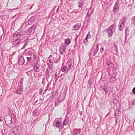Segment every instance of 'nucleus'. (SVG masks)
I'll use <instances>...</instances> for the list:
<instances>
[{"instance_id": "6e6552de", "label": "nucleus", "mask_w": 135, "mask_h": 135, "mask_svg": "<svg viewBox=\"0 0 135 135\" xmlns=\"http://www.w3.org/2000/svg\"><path fill=\"white\" fill-rule=\"evenodd\" d=\"M23 86H21L18 85L17 89L15 93L19 95H20L23 91Z\"/></svg>"}, {"instance_id": "bf43d9fd", "label": "nucleus", "mask_w": 135, "mask_h": 135, "mask_svg": "<svg viewBox=\"0 0 135 135\" xmlns=\"http://www.w3.org/2000/svg\"><path fill=\"white\" fill-rule=\"evenodd\" d=\"M58 8L57 9V10H56V12H58Z\"/></svg>"}, {"instance_id": "412c9836", "label": "nucleus", "mask_w": 135, "mask_h": 135, "mask_svg": "<svg viewBox=\"0 0 135 135\" xmlns=\"http://www.w3.org/2000/svg\"><path fill=\"white\" fill-rule=\"evenodd\" d=\"M24 57L25 59H26V63H27L31 62L32 60V58L31 57H28L25 56Z\"/></svg>"}, {"instance_id": "9d476101", "label": "nucleus", "mask_w": 135, "mask_h": 135, "mask_svg": "<svg viewBox=\"0 0 135 135\" xmlns=\"http://www.w3.org/2000/svg\"><path fill=\"white\" fill-rule=\"evenodd\" d=\"M61 70L62 72L67 73L70 70L68 68L66 65H63L61 68Z\"/></svg>"}, {"instance_id": "5701e85b", "label": "nucleus", "mask_w": 135, "mask_h": 135, "mask_svg": "<svg viewBox=\"0 0 135 135\" xmlns=\"http://www.w3.org/2000/svg\"><path fill=\"white\" fill-rule=\"evenodd\" d=\"M70 41L69 38L66 39L65 40V43L66 45V46L68 45L70 43Z\"/></svg>"}, {"instance_id": "8fccbe9b", "label": "nucleus", "mask_w": 135, "mask_h": 135, "mask_svg": "<svg viewBox=\"0 0 135 135\" xmlns=\"http://www.w3.org/2000/svg\"><path fill=\"white\" fill-rule=\"evenodd\" d=\"M36 57V55L35 54H34L33 55V58L34 59H35Z\"/></svg>"}, {"instance_id": "052dcab7", "label": "nucleus", "mask_w": 135, "mask_h": 135, "mask_svg": "<svg viewBox=\"0 0 135 135\" xmlns=\"http://www.w3.org/2000/svg\"><path fill=\"white\" fill-rule=\"evenodd\" d=\"M2 120L1 119V118H0V122L2 121Z\"/></svg>"}, {"instance_id": "aec40b11", "label": "nucleus", "mask_w": 135, "mask_h": 135, "mask_svg": "<svg viewBox=\"0 0 135 135\" xmlns=\"http://www.w3.org/2000/svg\"><path fill=\"white\" fill-rule=\"evenodd\" d=\"M90 8L88 11V13H87V15H89L90 16H91L93 14L94 10V9H92L90 11Z\"/></svg>"}, {"instance_id": "b1692460", "label": "nucleus", "mask_w": 135, "mask_h": 135, "mask_svg": "<svg viewBox=\"0 0 135 135\" xmlns=\"http://www.w3.org/2000/svg\"><path fill=\"white\" fill-rule=\"evenodd\" d=\"M28 40H27V39H26L25 41L23 42H26V43L22 47L21 49H20V50H22L23 49H24L27 46V43H28Z\"/></svg>"}, {"instance_id": "680f3d73", "label": "nucleus", "mask_w": 135, "mask_h": 135, "mask_svg": "<svg viewBox=\"0 0 135 135\" xmlns=\"http://www.w3.org/2000/svg\"><path fill=\"white\" fill-rule=\"evenodd\" d=\"M2 135H4V134H3V133H2Z\"/></svg>"}, {"instance_id": "e2e57ef3", "label": "nucleus", "mask_w": 135, "mask_h": 135, "mask_svg": "<svg viewBox=\"0 0 135 135\" xmlns=\"http://www.w3.org/2000/svg\"><path fill=\"white\" fill-rule=\"evenodd\" d=\"M2 36H2L1 37H0V38H1Z\"/></svg>"}, {"instance_id": "c756f323", "label": "nucleus", "mask_w": 135, "mask_h": 135, "mask_svg": "<svg viewBox=\"0 0 135 135\" xmlns=\"http://www.w3.org/2000/svg\"><path fill=\"white\" fill-rule=\"evenodd\" d=\"M119 7H114L113 9V11L114 13L117 12L119 11Z\"/></svg>"}, {"instance_id": "f8f14e48", "label": "nucleus", "mask_w": 135, "mask_h": 135, "mask_svg": "<svg viewBox=\"0 0 135 135\" xmlns=\"http://www.w3.org/2000/svg\"><path fill=\"white\" fill-rule=\"evenodd\" d=\"M36 17L35 16H32L29 19L28 21V24L29 25H30V23H32L35 21L36 19Z\"/></svg>"}, {"instance_id": "393cba45", "label": "nucleus", "mask_w": 135, "mask_h": 135, "mask_svg": "<svg viewBox=\"0 0 135 135\" xmlns=\"http://www.w3.org/2000/svg\"><path fill=\"white\" fill-rule=\"evenodd\" d=\"M40 65L38 66H34V72L36 73H38L39 72L40 70L38 68Z\"/></svg>"}, {"instance_id": "09e8293b", "label": "nucleus", "mask_w": 135, "mask_h": 135, "mask_svg": "<svg viewBox=\"0 0 135 135\" xmlns=\"http://www.w3.org/2000/svg\"><path fill=\"white\" fill-rule=\"evenodd\" d=\"M82 6V5H80V4H79V6L78 7L79 8H81V9H80V11H81L82 9V7H81Z\"/></svg>"}, {"instance_id": "5fc2aeb1", "label": "nucleus", "mask_w": 135, "mask_h": 135, "mask_svg": "<svg viewBox=\"0 0 135 135\" xmlns=\"http://www.w3.org/2000/svg\"><path fill=\"white\" fill-rule=\"evenodd\" d=\"M127 38V36L126 35L125 37V42H126V40Z\"/></svg>"}, {"instance_id": "0eeeda50", "label": "nucleus", "mask_w": 135, "mask_h": 135, "mask_svg": "<svg viewBox=\"0 0 135 135\" xmlns=\"http://www.w3.org/2000/svg\"><path fill=\"white\" fill-rule=\"evenodd\" d=\"M64 99V98H63L61 95H59L58 96V98L56 100L55 103L56 106L59 105L60 103L63 101Z\"/></svg>"}, {"instance_id": "338daca9", "label": "nucleus", "mask_w": 135, "mask_h": 135, "mask_svg": "<svg viewBox=\"0 0 135 135\" xmlns=\"http://www.w3.org/2000/svg\"><path fill=\"white\" fill-rule=\"evenodd\" d=\"M32 7L30 9H31L32 8Z\"/></svg>"}, {"instance_id": "cd10ccee", "label": "nucleus", "mask_w": 135, "mask_h": 135, "mask_svg": "<svg viewBox=\"0 0 135 135\" xmlns=\"http://www.w3.org/2000/svg\"><path fill=\"white\" fill-rule=\"evenodd\" d=\"M85 0H80L78 2V4H80V5L83 6Z\"/></svg>"}, {"instance_id": "20e7f679", "label": "nucleus", "mask_w": 135, "mask_h": 135, "mask_svg": "<svg viewBox=\"0 0 135 135\" xmlns=\"http://www.w3.org/2000/svg\"><path fill=\"white\" fill-rule=\"evenodd\" d=\"M66 46H65L63 44H61L60 45L59 49V52L61 55H63L64 53L65 54L66 52L65 50Z\"/></svg>"}, {"instance_id": "6e6d98bb", "label": "nucleus", "mask_w": 135, "mask_h": 135, "mask_svg": "<svg viewBox=\"0 0 135 135\" xmlns=\"http://www.w3.org/2000/svg\"><path fill=\"white\" fill-rule=\"evenodd\" d=\"M78 37V36H77L76 37V38L75 39V42H76V40H77V39Z\"/></svg>"}, {"instance_id": "7c9ffc66", "label": "nucleus", "mask_w": 135, "mask_h": 135, "mask_svg": "<svg viewBox=\"0 0 135 135\" xmlns=\"http://www.w3.org/2000/svg\"><path fill=\"white\" fill-rule=\"evenodd\" d=\"M129 30L128 28H127L125 30V35H126V36H128L129 33Z\"/></svg>"}, {"instance_id": "9b49d317", "label": "nucleus", "mask_w": 135, "mask_h": 135, "mask_svg": "<svg viewBox=\"0 0 135 135\" xmlns=\"http://www.w3.org/2000/svg\"><path fill=\"white\" fill-rule=\"evenodd\" d=\"M25 57L23 56H21L19 59L18 62L20 65H22L25 63Z\"/></svg>"}, {"instance_id": "7ed1b4c3", "label": "nucleus", "mask_w": 135, "mask_h": 135, "mask_svg": "<svg viewBox=\"0 0 135 135\" xmlns=\"http://www.w3.org/2000/svg\"><path fill=\"white\" fill-rule=\"evenodd\" d=\"M115 27L114 24H113L106 29V31L108 34V36L109 37L112 36L113 32L115 30V28H114Z\"/></svg>"}, {"instance_id": "3c124183", "label": "nucleus", "mask_w": 135, "mask_h": 135, "mask_svg": "<svg viewBox=\"0 0 135 135\" xmlns=\"http://www.w3.org/2000/svg\"><path fill=\"white\" fill-rule=\"evenodd\" d=\"M132 105H135V100H134L132 102Z\"/></svg>"}, {"instance_id": "f257e3e1", "label": "nucleus", "mask_w": 135, "mask_h": 135, "mask_svg": "<svg viewBox=\"0 0 135 135\" xmlns=\"http://www.w3.org/2000/svg\"><path fill=\"white\" fill-rule=\"evenodd\" d=\"M32 30L30 27L27 31L25 33L22 31H20L19 30L16 31L13 35V37L14 38L13 39H11L12 41V47L17 48L20 44V42L23 39V36L25 35H29L31 32Z\"/></svg>"}, {"instance_id": "49530a36", "label": "nucleus", "mask_w": 135, "mask_h": 135, "mask_svg": "<svg viewBox=\"0 0 135 135\" xmlns=\"http://www.w3.org/2000/svg\"><path fill=\"white\" fill-rule=\"evenodd\" d=\"M132 91L135 94V87H134L132 90Z\"/></svg>"}, {"instance_id": "a878e982", "label": "nucleus", "mask_w": 135, "mask_h": 135, "mask_svg": "<svg viewBox=\"0 0 135 135\" xmlns=\"http://www.w3.org/2000/svg\"><path fill=\"white\" fill-rule=\"evenodd\" d=\"M105 92V95L107 96H109L110 93V91L109 90H108V88H107L105 89L104 90Z\"/></svg>"}, {"instance_id": "2eb2a0df", "label": "nucleus", "mask_w": 135, "mask_h": 135, "mask_svg": "<svg viewBox=\"0 0 135 135\" xmlns=\"http://www.w3.org/2000/svg\"><path fill=\"white\" fill-rule=\"evenodd\" d=\"M51 73L50 70H48L47 69H46V80L47 81L50 76Z\"/></svg>"}, {"instance_id": "f3484780", "label": "nucleus", "mask_w": 135, "mask_h": 135, "mask_svg": "<svg viewBox=\"0 0 135 135\" xmlns=\"http://www.w3.org/2000/svg\"><path fill=\"white\" fill-rule=\"evenodd\" d=\"M117 78L116 76L113 75L110 79L109 81L110 83H112L116 80Z\"/></svg>"}, {"instance_id": "603ef678", "label": "nucleus", "mask_w": 135, "mask_h": 135, "mask_svg": "<svg viewBox=\"0 0 135 135\" xmlns=\"http://www.w3.org/2000/svg\"><path fill=\"white\" fill-rule=\"evenodd\" d=\"M38 65V61H37L36 63V66H38L39 65Z\"/></svg>"}, {"instance_id": "ea45409f", "label": "nucleus", "mask_w": 135, "mask_h": 135, "mask_svg": "<svg viewBox=\"0 0 135 135\" xmlns=\"http://www.w3.org/2000/svg\"><path fill=\"white\" fill-rule=\"evenodd\" d=\"M100 88L103 89L104 90H105V89L107 88V87L106 86H100Z\"/></svg>"}, {"instance_id": "4c0bfd02", "label": "nucleus", "mask_w": 135, "mask_h": 135, "mask_svg": "<svg viewBox=\"0 0 135 135\" xmlns=\"http://www.w3.org/2000/svg\"><path fill=\"white\" fill-rule=\"evenodd\" d=\"M114 7H119L118 3L117 2H116L115 4Z\"/></svg>"}, {"instance_id": "c9c22d12", "label": "nucleus", "mask_w": 135, "mask_h": 135, "mask_svg": "<svg viewBox=\"0 0 135 135\" xmlns=\"http://www.w3.org/2000/svg\"><path fill=\"white\" fill-rule=\"evenodd\" d=\"M133 24L135 25V16L131 18Z\"/></svg>"}, {"instance_id": "4d7b16f0", "label": "nucleus", "mask_w": 135, "mask_h": 135, "mask_svg": "<svg viewBox=\"0 0 135 135\" xmlns=\"http://www.w3.org/2000/svg\"><path fill=\"white\" fill-rule=\"evenodd\" d=\"M117 119H115V124H116V123H117Z\"/></svg>"}, {"instance_id": "a18cd8bd", "label": "nucleus", "mask_w": 135, "mask_h": 135, "mask_svg": "<svg viewBox=\"0 0 135 135\" xmlns=\"http://www.w3.org/2000/svg\"><path fill=\"white\" fill-rule=\"evenodd\" d=\"M57 77V74L56 72L55 74V79H56Z\"/></svg>"}, {"instance_id": "bb28decb", "label": "nucleus", "mask_w": 135, "mask_h": 135, "mask_svg": "<svg viewBox=\"0 0 135 135\" xmlns=\"http://www.w3.org/2000/svg\"><path fill=\"white\" fill-rule=\"evenodd\" d=\"M17 127H16L13 128L14 131H13V133L16 135H17L18 134V129L17 128Z\"/></svg>"}, {"instance_id": "473e14b6", "label": "nucleus", "mask_w": 135, "mask_h": 135, "mask_svg": "<svg viewBox=\"0 0 135 135\" xmlns=\"http://www.w3.org/2000/svg\"><path fill=\"white\" fill-rule=\"evenodd\" d=\"M37 27V24L35 23L33 25L32 27H30V28H31V29L32 30L33 29L34 30L36 29Z\"/></svg>"}, {"instance_id": "39448f33", "label": "nucleus", "mask_w": 135, "mask_h": 135, "mask_svg": "<svg viewBox=\"0 0 135 135\" xmlns=\"http://www.w3.org/2000/svg\"><path fill=\"white\" fill-rule=\"evenodd\" d=\"M99 45L98 44H97L96 46H94L90 50V55H92V52H91V51H92L93 50H94V54L93 55V56H94L98 52V50H99Z\"/></svg>"}, {"instance_id": "f704fd0d", "label": "nucleus", "mask_w": 135, "mask_h": 135, "mask_svg": "<svg viewBox=\"0 0 135 135\" xmlns=\"http://www.w3.org/2000/svg\"><path fill=\"white\" fill-rule=\"evenodd\" d=\"M91 37V36H90V32H89L88 34H87L85 38H86V39L90 38Z\"/></svg>"}, {"instance_id": "58836bf2", "label": "nucleus", "mask_w": 135, "mask_h": 135, "mask_svg": "<svg viewBox=\"0 0 135 135\" xmlns=\"http://www.w3.org/2000/svg\"><path fill=\"white\" fill-rule=\"evenodd\" d=\"M108 66L110 68H113L114 67V64L112 63L111 64H109Z\"/></svg>"}, {"instance_id": "4468645a", "label": "nucleus", "mask_w": 135, "mask_h": 135, "mask_svg": "<svg viewBox=\"0 0 135 135\" xmlns=\"http://www.w3.org/2000/svg\"><path fill=\"white\" fill-rule=\"evenodd\" d=\"M91 18V16L86 15L84 22H85V23H86L87 24H88L90 21Z\"/></svg>"}, {"instance_id": "a19ab883", "label": "nucleus", "mask_w": 135, "mask_h": 135, "mask_svg": "<svg viewBox=\"0 0 135 135\" xmlns=\"http://www.w3.org/2000/svg\"><path fill=\"white\" fill-rule=\"evenodd\" d=\"M23 82L22 81H21L20 83L18 85L21 86H23Z\"/></svg>"}, {"instance_id": "6ab92c4d", "label": "nucleus", "mask_w": 135, "mask_h": 135, "mask_svg": "<svg viewBox=\"0 0 135 135\" xmlns=\"http://www.w3.org/2000/svg\"><path fill=\"white\" fill-rule=\"evenodd\" d=\"M7 120V122L8 123H12V118L11 117V116L10 115L8 116V117H7L6 119Z\"/></svg>"}, {"instance_id": "69168bd1", "label": "nucleus", "mask_w": 135, "mask_h": 135, "mask_svg": "<svg viewBox=\"0 0 135 135\" xmlns=\"http://www.w3.org/2000/svg\"><path fill=\"white\" fill-rule=\"evenodd\" d=\"M37 101H37H36V103Z\"/></svg>"}, {"instance_id": "72a5a7b5", "label": "nucleus", "mask_w": 135, "mask_h": 135, "mask_svg": "<svg viewBox=\"0 0 135 135\" xmlns=\"http://www.w3.org/2000/svg\"><path fill=\"white\" fill-rule=\"evenodd\" d=\"M88 86L89 87H91V80L90 79L88 81Z\"/></svg>"}, {"instance_id": "a211bd4d", "label": "nucleus", "mask_w": 135, "mask_h": 135, "mask_svg": "<svg viewBox=\"0 0 135 135\" xmlns=\"http://www.w3.org/2000/svg\"><path fill=\"white\" fill-rule=\"evenodd\" d=\"M81 27V25L80 24H78L77 25H76L74 26L73 27L74 28V29H73V30L74 31H76L78 30Z\"/></svg>"}, {"instance_id": "dca6fc26", "label": "nucleus", "mask_w": 135, "mask_h": 135, "mask_svg": "<svg viewBox=\"0 0 135 135\" xmlns=\"http://www.w3.org/2000/svg\"><path fill=\"white\" fill-rule=\"evenodd\" d=\"M38 119H36L33 120L31 122V126H32L31 129L33 128L34 126H35L36 125L37 122H38Z\"/></svg>"}, {"instance_id": "4be33fe9", "label": "nucleus", "mask_w": 135, "mask_h": 135, "mask_svg": "<svg viewBox=\"0 0 135 135\" xmlns=\"http://www.w3.org/2000/svg\"><path fill=\"white\" fill-rule=\"evenodd\" d=\"M69 121V119L67 118H65V119H64L63 122V126L62 127V128L63 127L64 125H66L68 123Z\"/></svg>"}, {"instance_id": "e433bc0d", "label": "nucleus", "mask_w": 135, "mask_h": 135, "mask_svg": "<svg viewBox=\"0 0 135 135\" xmlns=\"http://www.w3.org/2000/svg\"><path fill=\"white\" fill-rule=\"evenodd\" d=\"M87 39H86V38H85L84 40V41H83V43L85 45H87L88 43V41L87 40Z\"/></svg>"}, {"instance_id": "0e129e2a", "label": "nucleus", "mask_w": 135, "mask_h": 135, "mask_svg": "<svg viewBox=\"0 0 135 135\" xmlns=\"http://www.w3.org/2000/svg\"><path fill=\"white\" fill-rule=\"evenodd\" d=\"M13 9V10H15V9Z\"/></svg>"}, {"instance_id": "c03bdc74", "label": "nucleus", "mask_w": 135, "mask_h": 135, "mask_svg": "<svg viewBox=\"0 0 135 135\" xmlns=\"http://www.w3.org/2000/svg\"><path fill=\"white\" fill-rule=\"evenodd\" d=\"M42 89H40L39 91V94L41 95L42 93Z\"/></svg>"}, {"instance_id": "de8ad7c7", "label": "nucleus", "mask_w": 135, "mask_h": 135, "mask_svg": "<svg viewBox=\"0 0 135 135\" xmlns=\"http://www.w3.org/2000/svg\"><path fill=\"white\" fill-rule=\"evenodd\" d=\"M104 50V48L103 47H102L100 49V51L101 52H103Z\"/></svg>"}, {"instance_id": "37998d69", "label": "nucleus", "mask_w": 135, "mask_h": 135, "mask_svg": "<svg viewBox=\"0 0 135 135\" xmlns=\"http://www.w3.org/2000/svg\"><path fill=\"white\" fill-rule=\"evenodd\" d=\"M114 47L115 48V50L117 52L118 50V47L117 46L115 45H114Z\"/></svg>"}, {"instance_id": "c85d7f7f", "label": "nucleus", "mask_w": 135, "mask_h": 135, "mask_svg": "<svg viewBox=\"0 0 135 135\" xmlns=\"http://www.w3.org/2000/svg\"><path fill=\"white\" fill-rule=\"evenodd\" d=\"M61 123L60 121H57L56 123V126L57 127L59 128L60 126L61 125Z\"/></svg>"}, {"instance_id": "ddd939ff", "label": "nucleus", "mask_w": 135, "mask_h": 135, "mask_svg": "<svg viewBox=\"0 0 135 135\" xmlns=\"http://www.w3.org/2000/svg\"><path fill=\"white\" fill-rule=\"evenodd\" d=\"M31 51H28V49H27L25 50V51L24 52V53L23 54V55L25 57V56H26V55H28L30 56L31 55Z\"/></svg>"}, {"instance_id": "1a4fd4ad", "label": "nucleus", "mask_w": 135, "mask_h": 135, "mask_svg": "<svg viewBox=\"0 0 135 135\" xmlns=\"http://www.w3.org/2000/svg\"><path fill=\"white\" fill-rule=\"evenodd\" d=\"M68 68L70 70L73 67L74 65V60L73 59H71L68 63Z\"/></svg>"}, {"instance_id": "f03ea898", "label": "nucleus", "mask_w": 135, "mask_h": 135, "mask_svg": "<svg viewBox=\"0 0 135 135\" xmlns=\"http://www.w3.org/2000/svg\"><path fill=\"white\" fill-rule=\"evenodd\" d=\"M127 20L128 17H127L123 16L119 20L118 23V30L119 31H123Z\"/></svg>"}, {"instance_id": "864d4df0", "label": "nucleus", "mask_w": 135, "mask_h": 135, "mask_svg": "<svg viewBox=\"0 0 135 135\" xmlns=\"http://www.w3.org/2000/svg\"><path fill=\"white\" fill-rule=\"evenodd\" d=\"M117 112H118V113H117V114H119V110H118V111H117L116 112H115V115H116V113H117Z\"/></svg>"}, {"instance_id": "13d9d810", "label": "nucleus", "mask_w": 135, "mask_h": 135, "mask_svg": "<svg viewBox=\"0 0 135 135\" xmlns=\"http://www.w3.org/2000/svg\"><path fill=\"white\" fill-rule=\"evenodd\" d=\"M56 8V7H55L54 8H53V10H54Z\"/></svg>"}, {"instance_id": "774afa93", "label": "nucleus", "mask_w": 135, "mask_h": 135, "mask_svg": "<svg viewBox=\"0 0 135 135\" xmlns=\"http://www.w3.org/2000/svg\"><path fill=\"white\" fill-rule=\"evenodd\" d=\"M135 33V30H134V33Z\"/></svg>"}, {"instance_id": "79ce46f5", "label": "nucleus", "mask_w": 135, "mask_h": 135, "mask_svg": "<svg viewBox=\"0 0 135 135\" xmlns=\"http://www.w3.org/2000/svg\"><path fill=\"white\" fill-rule=\"evenodd\" d=\"M112 62L110 61H108L107 62V66H108L109 64H111Z\"/></svg>"}, {"instance_id": "2f4dec72", "label": "nucleus", "mask_w": 135, "mask_h": 135, "mask_svg": "<svg viewBox=\"0 0 135 135\" xmlns=\"http://www.w3.org/2000/svg\"><path fill=\"white\" fill-rule=\"evenodd\" d=\"M39 109L37 108H36L33 111L35 115H37V114L38 112Z\"/></svg>"}, {"instance_id": "423d86ee", "label": "nucleus", "mask_w": 135, "mask_h": 135, "mask_svg": "<svg viewBox=\"0 0 135 135\" xmlns=\"http://www.w3.org/2000/svg\"><path fill=\"white\" fill-rule=\"evenodd\" d=\"M52 55H50L49 57L48 61L49 63H47V65H48V67L49 68H50L52 70L53 68V60L52 58Z\"/></svg>"}]
</instances>
